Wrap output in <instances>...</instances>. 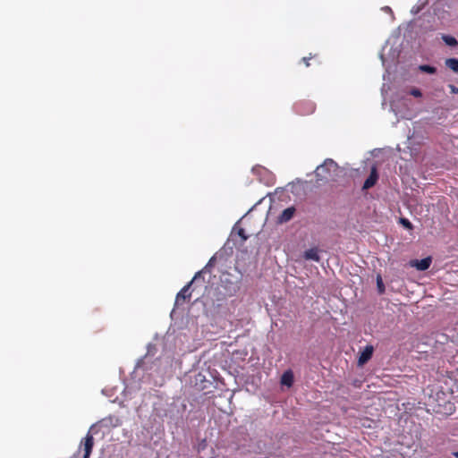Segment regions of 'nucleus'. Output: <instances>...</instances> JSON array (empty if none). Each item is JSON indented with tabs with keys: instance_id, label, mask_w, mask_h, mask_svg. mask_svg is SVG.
Here are the masks:
<instances>
[{
	"instance_id": "a211bd4d",
	"label": "nucleus",
	"mask_w": 458,
	"mask_h": 458,
	"mask_svg": "<svg viewBox=\"0 0 458 458\" xmlns=\"http://www.w3.org/2000/svg\"><path fill=\"white\" fill-rule=\"evenodd\" d=\"M310 58H311V56H310V57H303V58L301 59V61L305 64V65H306L307 67H309V66H310L309 60H310Z\"/></svg>"
},
{
	"instance_id": "9b49d317",
	"label": "nucleus",
	"mask_w": 458,
	"mask_h": 458,
	"mask_svg": "<svg viewBox=\"0 0 458 458\" xmlns=\"http://www.w3.org/2000/svg\"><path fill=\"white\" fill-rule=\"evenodd\" d=\"M442 39L445 41V43L447 45V46H450V47H456L458 45V41L455 38L452 37V36H448V35H444L442 37Z\"/></svg>"
},
{
	"instance_id": "ddd939ff",
	"label": "nucleus",
	"mask_w": 458,
	"mask_h": 458,
	"mask_svg": "<svg viewBox=\"0 0 458 458\" xmlns=\"http://www.w3.org/2000/svg\"><path fill=\"white\" fill-rule=\"evenodd\" d=\"M377 284L379 293H383L385 291V286H384V284H383V281H382V278L380 276H378L377 278Z\"/></svg>"
},
{
	"instance_id": "aec40b11",
	"label": "nucleus",
	"mask_w": 458,
	"mask_h": 458,
	"mask_svg": "<svg viewBox=\"0 0 458 458\" xmlns=\"http://www.w3.org/2000/svg\"><path fill=\"white\" fill-rule=\"evenodd\" d=\"M453 455H454L455 458H458V451L454 452V453H453Z\"/></svg>"
},
{
	"instance_id": "7ed1b4c3",
	"label": "nucleus",
	"mask_w": 458,
	"mask_h": 458,
	"mask_svg": "<svg viewBox=\"0 0 458 458\" xmlns=\"http://www.w3.org/2000/svg\"><path fill=\"white\" fill-rule=\"evenodd\" d=\"M203 270L199 271L195 274L194 277L191 282H189L186 285H184L181 291L177 293L175 298V305L180 306L182 305L186 301H190L191 293H190V287L192 284L193 281L198 279L200 276Z\"/></svg>"
},
{
	"instance_id": "4be33fe9",
	"label": "nucleus",
	"mask_w": 458,
	"mask_h": 458,
	"mask_svg": "<svg viewBox=\"0 0 458 458\" xmlns=\"http://www.w3.org/2000/svg\"><path fill=\"white\" fill-rule=\"evenodd\" d=\"M388 11L391 12V8L387 6V7H386V12H388Z\"/></svg>"
},
{
	"instance_id": "423d86ee",
	"label": "nucleus",
	"mask_w": 458,
	"mask_h": 458,
	"mask_svg": "<svg viewBox=\"0 0 458 458\" xmlns=\"http://www.w3.org/2000/svg\"><path fill=\"white\" fill-rule=\"evenodd\" d=\"M431 263H432L431 257H427V258H424L420 260L419 259L411 260V267H416V269H418L420 271H425L430 267Z\"/></svg>"
},
{
	"instance_id": "1a4fd4ad",
	"label": "nucleus",
	"mask_w": 458,
	"mask_h": 458,
	"mask_svg": "<svg viewBox=\"0 0 458 458\" xmlns=\"http://www.w3.org/2000/svg\"><path fill=\"white\" fill-rule=\"evenodd\" d=\"M303 257L307 260H314L317 262H318L320 259L319 255H318V250L317 248H311V249L307 250L304 252Z\"/></svg>"
},
{
	"instance_id": "6e6552de",
	"label": "nucleus",
	"mask_w": 458,
	"mask_h": 458,
	"mask_svg": "<svg viewBox=\"0 0 458 458\" xmlns=\"http://www.w3.org/2000/svg\"><path fill=\"white\" fill-rule=\"evenodd\" d=\"M293 379L294 377L293 371L290 369L286 370L281 377V384L288 387H291L293 384Z\"/></svg>"
},
{
	"instance_id": "0eeeda50",
	"label": "nucleus",
	"mask_w": 458,
	"mask_h": 458,
	"mask_svg": "<svg viewBox=\"0 0 458 458\" xmlns=\"http://www.w3.org/2000/svg\"><path fill=\"white\" fill-rule=\"evenodd\" d=\"M295 213V208L294 207H289L285 208L281 215L277 217V222L279 224H284L289 222L294 216Z\"/></svg>"
},
{
	"instance_id": "20e7f679",
	"label": "nucleus",
	"mask_w": 458,
	"mask_h": 458,
	"mask_svg": "<svg viewBox=\"0 0 458 458\" xmlns=\"http://www.w3.org/2000/svg\"><path fill=\"white\" fill-rule=\"evenodd\" d=\"M378 180V174L377 169L376 165H373L370 170V174L369 177L366 179V181L363 183L362 190L366 191L370 188H372Z\"/></svg>"
},
{
	"instance_id": "4468645a",
	"label": "nucleus",
	"mask_w": 458,
	"mask_h": 458,
	"mask_svg": "<svg viewBox=\"0 0 458 458\" xmlns=\"http://www.w3.org/2000/svg\"><path fill=\"white\" fill-rule=\"evenodd\" d=\"M410 94L415 98H420L422 96L420 89H419L417 88H412L410 90Z\"/></svg>"
},
{
	"instance_id": "6ab92c4d",
	"label": "nucleus",
	"mask_w": 458,
	"mask_h": 458,
	"mask_svg": "<svg viewBox=\"0 0 458 458\" xmlns=\"http://www.w3.org/2000/svg\"><path fill=\"white\" fill-rule=\"evenodd\" d=\"M315 110V106L312 104H310L309 111L306 114L313 113Z\"/></svg>"
},
{
	"instance_id": "39448f33",
	"label": "nucleus",
	"mask_w": 458,
	"mask_h": 458,
	"mask_svg": "<svg viewBox=\"0 0 458 458\" xmlns=\"http://www.w3.org/2000/svg\"><path fill=\"white\" fill-rule=\"evenodd\" d=\"M374 352V348L372 345H367L363 351L360 352L358 359V365L362 366L367 363L372 357Z\"/></svg>"
},
{
	"instance_id": "f8f14e48",
	"label": "nucleus",
	"mask_w": 458,
	"mask_h": 458,
	"mask_svg": "<svg viewBox=\"0 0 458 458\" xmlns=\"http://www.w3.org/2000/svg\"><path fill=\"white\" fill-rule=\"evenodd\" d=\"M420 71L423 72H427L429 74H434L437 72V69L434 66L428 65V64H422L419 66Z\"/></svg>"
},
{
	"instance_id": "f257e3e1",
	"label": "nucleus",
	"mask_w": 458,
	"mask_h": 458,
	"mask_svg": "<svg viewBox=\"0 0 458 458\" xmlns=\"http://www.w3.org/2000/svg\"><path fill=\"white\" fill-rule=\"evenodd\" d=\"M337 170V163L331 158H327L322 165L317 167L316 176L318 180H327V178Z\"/></svg>"
},
{
	"instance_id": "2eb2a0df",
	"label": "nucleus",
	"mask_w": 458,
	"mask_h": 458,
	"mask_svg": "<svg viewBox=\"0 0 458 458\" xmlns=\"http://www.w3.org/2000/svg\"><path fill=\"white\" fill-rule=\"evenodd\" d=\"M400 223L407 229H412L411 223L407 218H401Z\"/></svg>"
},
{
	"instance_id": "412c9836",
	"label": "nucleus",
	"mask_w": 458,
	"mask_h": 458,
	"mask_svg": "<svg viewBox=\"0 0 458 458\" xmlns=\"http://www.w3.org/2000/svg\"><path fill=\"white\" fill-rule=\"evenodd\" d=\"M388 11L391 12V8L387 6V7H386V12H388Z\"/></svg>"
},
{
	"instance_id": "f3484780",
	"label": "nucleus",
	"mask_w": 458,
	"mask_h": 458,
	"mask_svg": "<svg viewBox=\"0 0 458 458\" xmlns=\"http://www.w3.org/2000/svg\"><path fill=\"white\" fill-rule=\"evenodd\" d=\"M238 234L242 238V240H247V235L245 234L244 229L241 228L238 231Z\"/></svg>"
},
{
	"instance_id": "f03ea898",
	"label": "nucleus",
	"mask_w": 458,
	"mask_h": 458,
	"mask_svg": "<svg viewBox=\"0 0 458 458\" xmlns=\"http://www.w3.org/2000/svg\"><path fill=\"white\" fill-rule=\"evenodd\" d=\"M91 429H92V427L88 431L85 437H83L81 440L79 448L77 451V454H79L81 451H83V453H84L83 458H89V456L92 453V449L94 447V437H93V435L91 434Z\"/></svg>"
},
{
	"instance_id": "dca6fc26",
	"label": "nucleus",
	"mask_w": 458,
	"mask_h": 458,
	"mask_svg": "<svg viewBox=\"0 0 458 458\" xmlns=\"http://www.w3.org/2000/svg\"><path fill=\"white\" fill-rule=\"evenodd\" d=\"M448 88L452 94H458V88L456 86L450 84V85H448Z\"/></svg>"
},
{
	"instance_id": "9d476101",
	"label": "nucleus",
	"mask_w": 458,
	"mask_h": 458,
	"mask_svg": "<svg viewBox=\"0 0 458 458\" xmlns=\"http://www.w3.org/2000/svg\"><path fill=\"white\" fill-rule=\"evenodd\" d=\"M445 66L452 70L454 73L458 74V59L448 58L445 60Z\"/></svg>"
}]
</instances>
